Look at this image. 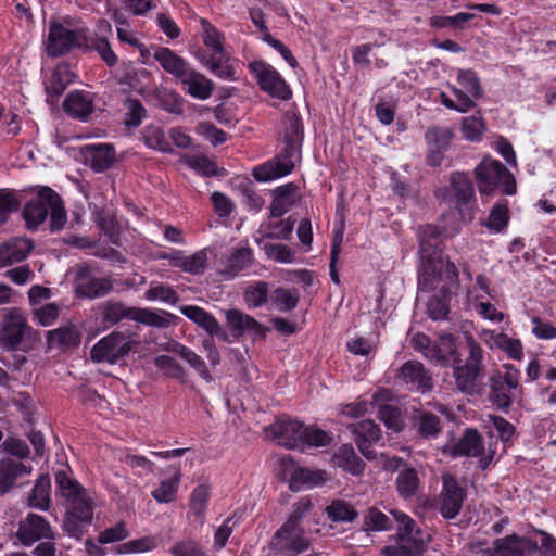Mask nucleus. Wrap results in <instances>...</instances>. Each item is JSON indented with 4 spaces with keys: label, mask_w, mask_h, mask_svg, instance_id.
<instances>
[{
    "label": "nucleus",
    "mask_w": 556,
    "mask_h": 556,
    "mask_svg": "<svg viewBox=\"0 0 556 556\" xmlns=\"http://www.w3.org/2000/svg\"><path fill=\"white\" fill-rule=\"evenodd\" d=\"M286 147L276 157L253 168L255 180L266 182L287 176L294 168V156L303 139V126L293 111H287L283 118Z\"/></svg>",
    "instance_id": "1"
},
{
    "label": "nucleus",
    "mask_w": 556,
    "mask_h": 556,
    "mask_svg": "<svg viewBox=\"0 0 556 556\" xmlns=\"http://www.w3.org/2000/svg\"><path fill=\"white\" fill-rule=\"evenodd\" d=\"M309 509L311 503L307 500H302L293 506L288 519L269 541L268 546L273 552L286 556H296L309 548L311 540L300 525Z\"/></svg>",
    "instance_id": "2"
},
{
    "label": "nucleus",
    "mask_w": 556,
    "mask_h": 556,
    "mask_svg": "<svg viewBox=\"0 0 556 556\" xmlns=\"http://www.w3.org/2000/svg\"><path fill=\"white\" fill-rule=\"evenodd\" d=\"M58 493L65 498L68 510L64 529L71 535H76L79 522H90L93 515L92 503L86 490L78 481L72 479L65 471L55 473Z\"/></svg>",
    "instance_id": "3"
},
{
    "label": "nucleus",
    "mask_w": 556,
    "mask_h": 556,
    "mask_svg": "<svg viewBox=\"0 0 556 556\" xmlns=\"http://www.w3.org/2000/svg\"><path fill=\"white\" fill-rule=\"evenodd\" d=\"M50 215V228L59 231L67 222V214L61 197L51 188L42 187L24 206L23 217L28 229H37Z\"/></svg>",
    "instance_id": "4"
},
{
    "label": "nucleus",
    "mask_w": 556,
    "mask_h": 556,
    "mask_svg": "<svg viewBox=\"0 0 556 556\" xmlns=\"http://www.w3.org/2000/svg\"><path fill=\"white\" fill-rule=\"evenodd\" d=\"M397 522V542L395 545L386 546L381 553L383 556H413L422 554L427 549L429 535L424 534L416 527L415 521L405 513L391 510Z\"/></svg>",
    "instance_id": "5"
},
{
    "label": "nucleus",
    "mask_w": 556,
    "mask_h": 556,
    "mask_svg": "<svg viewBox=\"0 0 556 556\" xmlns=\"http://www.w3.org/2000/svg\"><path fill=\"white\" fill-rule=\"evenodd\" d=\"M475 177L481 194H492L497 189L508 195L516 193L514 175L497 160L484 157L476 167Z\"/></svg>",
    "instance_id": "6"
},
{
    "label": "nucleus",
    "mask_w": 556,
    "mask_h": 556,
    "mask_svg": "<svg viewBox=\"0 0 556 556\" xmlns=\"http://www.w3.org/2000/svg\"><path fill=\"white\" fill-rule=\"evenodd\" d=\"M26 316L18 308H10L3 315L0 325V346L9 351L28 349L26 339L31 336Z\"/></svg>",
    "instance_id": "7"
},
{
    "label": "nucleus",
    "mask_w": 556,
    "mask_h": 556,
    "mask_svg": "<svg viewBox=\"0 0 556 556\" xmlns=\"http://www.w3.org/2000/svg\"><path fill=\"white\" fill-rule=\"evenodd\" d=\"M468 344V356L465 364H457L453 367V376L459 391L472 394L476 390V381L482 370L483 350L469 333L466 334Z\"/></svg>",
    "instance_id": "8"
},
{
    "label": "nucleus",
    "mask_w": 556,
    "mask_h": 556,
    "mask_svg": "<svg viewBox=\"0 0 556 556\" xmlns=\"http://www.w3.org/2000/svg\"><path fill=\"white\" fill-rule=\"evenodd\" d=\"M538 552L536 542L516 534L496 539L492 546L485 547L479 544L475 548L478 556H535Z\"/></svg>",
    "instance_id": "9"
},
{
    "label": "nucleus",
    "mask_w": 556,
    "mask_h": 556,
    "mask_svg": "<svg viewBox=\"0 0 556 556\" xmlns=\"http://www.w3.org/2000/svg\"><path fill=\"white\" fill-rule=\"evenodd\" d=\"M84 45H87L85 30H73L55 22L50 24L49 35L45 42L49 56L63 55L75 48H83Z\"/></svg>",
    "instance_id": "10"
},
{
    "label": "nucleus",
    "mask_w": 556,
    "mask_h": 556,
    "mask_svg": "<svg viewBox=\"0 0 556 556\" xmlns=\"http://www.w3.org/2000/svg\"><path fill=\"white\" fill-rule=\"evenodd\" d=\"M410 342L415 351L433 364L447 365L450 357L456 353L454 337L448 333L440 334L439 341L433 342L426 334L418 332Z\"/></svg>",
    "instance_id": "11"
},
{
    "label": "nucleus",
    "mask_w": 556,
    "mask_h": 556,
    "mask_svg": "<svg viewBox=\"0 0 556 556\" xmlns=\"http://www.w3.org/2000/svg\"><path fill=\"white\" fill-rule=\"evenodd\" d=\"M132 345L128 336L113 331L92 346L90 358L94 363L115 364L130 352Z\"/></svg>",
    "instance_id": "12"
},
{
    "label": "nucleus",
    "mask_w": 556,
    "mask_h": 556,
    "mask_svg": "<svg viewBox=\"0 0 556 556\" xmlns=\"http://www.w3.org/2000/svg\"><path fill=\"white\" fill-rule=\"evenodd\" d=\"M466 496V489L455 476L448 472L442 475V490L439 495L438 508L443 518L454 519L457 517Z\"/></svg>",
    "instance_id": "13"
},
{
    "label": "nucleus",
    "mask_w": 556,
    "mask_h": 556,
    "mask_svg": "<svg viewBox=\"0 0 556 556\" xmlns=\"http://www.w3.org/2000/svg\"><path fill=\"white\" fill-rule=\"evenodd\" d=\"M249 68L264 92L282 101L292 97L289 86L271 65L262 61H254L249 64Z\"/></svg>",
    "instance_id": "14"
},
{
    "label": "nucleus",
    "mask_w": 556,
    "mask_h": 556,
    "mask_svg": "<svg viewBox=\"0 0 556 556\" xmlns=\"http://www.w3.org/2000/svg\"><path fill=\"white\" fill-rule=\"evenodd\" d=\"M453 456H468L479 458L481 469H486L492 463L495 448L492 444L484 447L483 439L475 429H467L463 437L451 447Z\"/></svg>",
    "instance_id": "15"
},
{
    "label": "nucleus",
    "mask_w": 556,
    "mask_h": 556,
    "mask_svg": "<svg viewBox=\"0 0 556 556\" xmlns=\"http://www.w3.org/2000/svg\"><path fill=\"white\" fill-rule=\"evenodd\" d=\"M450 186L455 198V205L464 222H470L473 218L476 206V195L473 184L464 172H454L450 176Z\"/></svg>",
    "instance_id": "16"
},
{
    "label": "nucleus",
    "mask_w": 556,
    "mask_h": 556,
    "mask_svg": "<svg viewBox=\"0 0 556 556\" xmlns=\"http://www.w3.org/2000/svg\"><path fill=\"white\" fill-rule=\"evenodd\" d=\"M264 432L267 438L275 440L286 448L302 450V435L305 433V426L302 422L280 417L274 424L266 427Z\"/></svg>",
    "instance_id": "17"
},
{
    "label": "nucleus",
    "mask_w": 556,
    "mask_h": 556,
    "mask_svg": "<svg viewBox=\"0 0 556 556\" xmlns=\"http://www.w3.org/2000/svg\"><path fill=\"white\" fill-rule=\"evenodd\" d=\"M399 383L408 390L426 393L433 387L432 375L418 361H407L402 364L395 374Z\"/></svg>",
    "instance_id": "18"
},
{
    "label": "nucleus",
    "mask_w": 556,
    "mask_h": 556,
    "mask_svg": "<svg viewBox=\"0 0 556 556\" xmlns=\"http://www.w3.org/2000/svg\"><path fill=\"white\" fill-rule=\"evenodd\" d=\"M443 278L451 283L457 282L458 270L455 264L450 261L432 264V262L428 260L424 262L422 270L418 277V285L421 290L429 291L437 288L439 280Z\"/></svg>",
    "instance_id": "19"
},
{
    "label": "nucleus",
    "mask_w": 556,
    "mask_h": 556,
    "mask_svg": "<svg viewBox=\"0 0 556 556\" xmlns=\"http://www.w3.org/2000/svg\"><path fill=\"white\" fill-rule=\"evenodd\" d=\"M16 535L27 546L39 540L54 538L50 523L37 514H28L25 519L20 521Z\"/></svg>",
    "instance_id": "20"
},
{
    "label": "nucleus",
    "mask_w": 556,
    "mask_h": 556,
    "mask_svg": "<svg viewBox=\"0 0 556 556\" xmlns=\"http://www.w3.org/2000/svg\"><path fill=\"white\" fill-rule=\"evenodd\" d=\"M227 326L238 336H250L254 339H264L267 328L252 316L239 311L228 309L225 312Z\"/></svg>",
    "instance_id": "21"
},
{
    "label": "nucleus",
    "mask_w": 556,
    "mask_h": 556,
    "mask_svg": "<svg viewBox=\"0 0 556 556\" xmlns=\"http://www.w3.org/2000/svg\"><path fill=\"white\" fill-rule=\"evenodd\" d=\"M355 443L361 453L368 459L375 458V452L371 445L381 438V430L377 424L370 419L361 420L351 425Z\"/></svg>",
    "instance_id": "22"
},
{
    "label": "nucleus",
    "mask_w": 556,
    "mask_h": 556,
    "mask_svg": "<svg viewBox=\"0 0 556 556\" xmlns=\"http://www.w3.org/2000/svg\"><path fill=\"white\" fill-rule=\"evenodd\" d=\"M179 83L182 85L184 91L198 100H207L214 92V83L204 74L192 70L180 78Z\"/></svg>",
    "instance_id": "23"
},
{
    "label": "nucleus",
    "mask_w": 556,
    "mask_h": 556,
    "mask_svg": "<svg viewBox=\"0 0 556 556\" xmlns=\"http://www.w3.org/2000/svg\"><path fill=\"white\" fill-rule=\"evenodd\" d=\"M85 162L98 173L108 169L115 160L113 146L108 143L86 144L81 148Z\"/></svg>",
    "instance_id": "24"
},
{
    "label": "nucleus",
    "mask_w": 556,
    "mask_h": 556,
    "mask_svg": "<svg viewBox=\"0 0 556 556\" xmlns=\"http://www.w3.org/2000/svg\"><path fill=\"white\" fill-rule=\"evenodd\" d=\"M34 244L29 239L17 237L0 244V267H7L27 257Z\"/></svg>",
    "instance_id": "25"
},
{
    "label": "nucleus",
    "mask_w": 556,
    "mask_h": 556,
    "mask_svg": "<svg viewBox=\"0 0 556 556\" xmlns=\"http://www.w3.org/2000/svg\"><path fill=\"white\" fill-rule=\"evenodd\" d=\"M48 349H59L62 351L78 346L80 343V332L74 325H66L53 330H49L46 336Z\"/></svg>",
    "instance_id": "26"
},
{
    "label": "nucleus",
    "mask_w": 556,
    "mask_h": 556,
    "mask_svg": "<svg viewBox=\"0 0 556 556\" xmlns=\"http://www.w3.org/2000/svg\"><path fill=\"white\" fill-rule=\"evenodd\" d=\"M30 472V466L10 458L2 459L0 462V493H7L20 477Z\"/></svg>",
    "instance_id": "27"
},
{
    "label": "nucleus",
    "mask_w": 556,
    "mask_h": 556,
    "mask_svg": "<svg viewBox=\"0 0 556 556\" xmlns=\"http://www.w3.org/2000/svg\"><path fill=\"white\" fill-rule=\"evenodd\" d=\"M113 289L110 278L105 277H79L76 285V293L79 296L96 299L106 295Z\"/></svg>",
    "instance_id": "28"
},
{
    "label": "nucleus",
    "mask_w": 556,
    "mask_h": 556,
    "mask_svg": "<svg viewBox=\"0 0 556 556\" xmlns=\"http://www.w3.org/2000/svg\"><path fill=\"white\" fill-rule=\"evenodd\" d=\"M298 189L295 184L289 182L273 191L274 199L269 207L271 217H280L289 211L294 204Z\"/></svg>",
    "instance_id": "29"
},
{
    "label": "nucleus",
    "mask_w": 556,
    "mask_h": 556,
    "mask_svg": "<svg viewBox=\"0 0 556 556\" xmlns=\"http://www.w3.org/2000/svg\"><path fill=\"white\" fill-rule=\"evenodd\" d=\"M154 59L160 63L165 72L175 76L178 81L190 68L182 58L174 53L168 48H159L154 52Z\"/></svg>",
    "instance_id": "30"
},
{
    "label": "nucleus",
    "mask_w": 556,
    "mask_h": 556,
    "mask_svg": "<svg viewBox=\"0 0 556 556\" xmlns=\"http://www.w3.org/2000/svg\"><path fill=\"white\" fill-rule=\"evenodd\" d=\"M64 111L78 119H86L93 111L92 100L83 91H72L63 102Z\"/></svg>",
    "instance_id": "31"
},
{
    "label": "nucleus",
    "mask_w": 556,
    "mask_h": 556,
    "mask_svg": "<svg viewBox=\"0 0 556 556\" xmlns=\"http://www.w3.org/2000/svg\"><path fill=\"white\" fill-rule=\"evenodd\" d=\"M332 460L334 466L340 467L354 476L362 475L365 468V463L356 455L354 448L348 444L339 447L334 453Z\"/></svg>",
    "instance_id": "32"
},
{
    "label": "nucleus",
    "mask_w": 556,
    "mask_h": 556,
    "mask_svg": "<svg viewBox=\"0 0 556 556\" xmlns=\"http://www.w3.org/2000/svg\"><path fill=\"white\" fill-rule=\"evenodd\" d=\"M167 351L177 354L184 361H186L200 375L202 379L208 382L212 381L213 378L207 369L205 362L194 351L179 342H172L167 348Z\"/></svg>",
    "instance_id": "33"
},
{
    "label": "nucleus",
    "mask_w": 556,
    "mask_h": 556,
    "mask_svg": "<svg viewBox=\"0 0 556 556\" xmlns=\"http://www.w3.org/2000/svg\"><path fill=\"white\" fill-rule=\"evenodd\" d=\"M252 261L253 252L251 248L248 245L236 248L231 251L227 261V267L222 273L223 275L232 278L238 273L250 267Z\"/></svg>",
    "instance_id": "34"
},
{
    "label": "nucleus",
    "mask_w": 556,
    "mask_h": 556,
    "mask_svg": "<svg viewBox=\"0 0 556 556\" xmlns=\"http://www.w3.org/2000/svg\"><path fill=\"white\" fill-rule=\"evenodd\" d=\"M136 307L126 306L122 302H105L101 307V317L103 323L114 326L123 319L135 320Z\"/></svg>",
    "instance_id": "35"
},
{
    "label": "nucleus",
    "mask_w": 556,
    "mask_h": 556,
    "mask_svg": "<svg viewBox=\"0 0 556 556\" xmlns=\"http://www.w3.org/2000/svg\"><path fill=\"white\" fill-rule=\"evenodd\" d=\"M51 481L48 475H41L28 496V506L40 510H48L51 504L50 498Z\"/></svg>",
    "instance_id": "36"
},
{
    "label": "nucleus",
    "mask_w": 556,
    "mask_h": 556,
    "mask_svg": "<svg viewBox=\"0 0 556 556\" xmlns=\"http://www.w3.org/2000/svg\"><path fill=\"white\" fill-rule=\"evenodd\" d=\"M180 313L189 320L194 323L198 327L202 328L208 336L213 332L218 324V320L204 308L197 305H181Z\"/></svg>",
    "instance_id": "37"
},
{
    "label": "nucleus",
    "mask_w": 556,
    "mask_h": 556,
    "mask_svg": "<svg viewBox=\"0 0 556 556\" xmlns=\"http://www.w3.org/2000/svg\"><path fill=\"white\" fill-rule=\"evenodd\" d=\"M395 483L399 495L404 498H410L420 486L419 475L415 468L406 467L399 472Z\"/></svg>",
    "instance_id": "38"
},
{
    "label": "nucleus",
    "mask_w": 556,
    "mask_h": 556,
    "mask_svg": "<svg viewBox=\"0 0 556 556\" xmlns=\"http://www.w3.org/2000/svg\"><path fill=\"white\" fill-rule=\"evenodd\" d=\"M418 434L424 439L437 438L442 431L440 418L430 412H420L414 418Z\"/></svg>",
    "instance_id": "39"
},
{
    "label": "nucleus",
    "mask_w": 556,
    "mask_h": 556,
    "mask_svg": "<svg viewBox=\"0 0 556 556\" xmlns=\"http://www.w3.org/2000/svg\"><path fill=\"white\" fill-rule=\"evenodd\" d=\"M202 64L207 67L212 74L222 79L236 80L235 77V68L229 63L226 53L224 52V56L218 54H212L210 58H203L201 60Z\"/></svg>",
    "instance_id": "40"
},
{
    "label": "nucleus",
    "mask_w": 556,
    "mask_h": 556,
    "mask_svg": "<svg viewBox=\"0 0 556 556\" xmlns=\"http://www.w3.org/2000/svg\"><path fill=\"white\" fill-rule=\"evenodd\" d=\"M175 316L165 311L136 307L135 321L155 328H167Z\"/></svg>",
    "instance_id": "41"
},
{
    "label": "nucleus",
    "mask_w": 556,
    "mask_h": 556,
    "mask_svg": "<svg viewBox=\"0 0 556 556\" xmlns=\"http://www.w3.org/2000/svg\"><path fill=\"white\" fill-rule=\"evenodd\" d=\"M327 480V475L323 470H313L309 468H298L292 473L291 486L299 489L300 485L314 488L323 484Z\"/></svg>",
    "instance_id": "42"
},
{
    "label": "nucleus",
    "mask_w": 556,
    "mask_h": 556,
    "mask_svg": "<svg viewBox=\"0 0 556 556\" xmlns=\"http://www.w3.org/2000/svg\"><path fill=\"white\" fill-rule=\"evenodd\" d=\"M84 47L87 50L97 52L99 58L109 67H113L118 63V56L113 51L109 38L87 37V45H84Z\"/></svg>",
    "instance_id": "43"
},
{
    "label": "nucleus",
    "mask_w": 556,
    "mask_h": 556,
    "mask_svg": "<svg viewBox=\"0 0 556 556\" xmlns=\"http://www.w3.org/2000/svg\"><path fill=\"white\" fill-rule=\"evenodd\" d=\"M491 339L496 348L502 350L511 359L521 361L523 357V346L519 339L510 338L504 332H491Z\"/></svg>",
    "instance_id": "44"
},
{
    "label": "nucleus",
    "mask_w": 556,
    "mask_h": 556,
    "mask_svg": "<svg viewBox=\"0 0 556 556\" xmlns=\"http://www.w3.org/2000/svg\"><path fill=\"white\" fill-rule=\"evenodd\" d=\"M180 470L176 468L172 478L162 481L160 485L152 491V497L159 503H169L174 501L180 483Z\"/></svg>",
    "instance_id": "45"
},
{
    "label": "nucleus",
    "mask_w": 556,
    "mask_h": 556,
    "mask_svg": "<svg viewBox=\"0 0 556 556\" xmlns=\"http://www.w3.org/2000/svg\"><path fill=\"white\" fill-rule=\"evenodd\" d=\"M72 76L73 74L67 66H58L46 85L47 93L54 98L60 97L72 83Z\"/></svg>",
    "instance_id": "46"
},
{
    "label": "nucleus",
    "mask_w": 556,
    "mask_h": 556,
    "mask_svg": "<svg viewBox=\"0 0 556 556\" xmlns=\"http://www.w3.org/2000/svg\"><path fill=\"white\" fill-rule=\"evenodd\" d=\"M509 210L506 202L496 203L483 225L491 231L501 232L508 226Z\"/></svg>",
    "instance_id": "47"
},
{
    "label": "nucleus",
    "mask_w": 556,
    "mask_h": 556,
    "mask_svg": "<svg viewBox=\"0 0 556 556\" xmlns=\"http://www.w3.org/2000/svg\"><path fill=\"white\" fill-rule=\"evenodd\" d=\"M203 43L213 51V54L224 56L223 35L207 20H201Z\"/></svg>",
    "instance_id": "48"
},
{
    "label": "nucleus",
    "mask_w": 556,
    "mask_h": 556,
    "mask_svg": "<svg viewBox=\"0 0 556 556\" xmlns=\"http://www.w3.org/2000/svg\"><path fill=\"white\" fill-rule=\"evenodd\" d=\"M453 131L447 127L431 126L425 134L428 148L446 150L452 141Z\"/></svg>",
    "instance_id": "49"
},
{
    "label": "nucleus",
    "mask_w": 556,
    "mask_h": 556,
    "mask_svg": "<svg viewBox=\"0 0 556 556\" xmlns=\"http://www.w3.org/2000/svg\"><path fill=\"white\" fill-rule=\"evenodd\" d=\"M242 197V203L250 210L260 212L264 205V199L255 191L253 182L244 178L237 186Z\"/></svg>",
    "instance_id": "50"
},
{
    "label": "nucleus",
    "mask_w": 556,
    "mask_h": 556,
    "mask_svg": "<svg viewBox=\"0 0 556 556\" xmlns=\"http://www.w3.org/2000/svg\"><path fill=\"white\" fill-rule=\"evenodd\" d=\"M490 399L491 402L501 409H508L513 403L511 392L502 382L501 378L492 377L490 379Z\"/></svg>",
    "instance_id": "51"
},
{
    "label": "nucleus",
    "mask_w": 556,
    "mask_h": 556,
    "mask_svg": "<svg viewBox=\"0 0 556 556\" xmlns=\"http://www.w3.org/2000/svg\"><path fill=\"white\" fill-rule=\"evenodd\" d=\"M144 298L148 301H162L168 304H176L179 300V295L173 287L154 282L144 292Z\"/></svg>",
    "instance_id": "52"
},
{
    "label": "nucleus",
    "mask_w": 556,
    "mask_h": 556,
    "mask_svg": "<svg viewBox=\"0 0 556 556\" xmlns=\"http://www.w3.org/2000/svg\"><path fill=\"white\" fill-rule=\"evenodd\" d=\"M172 556H207L205 548L195 540L176 541L168 549Z\"/></svg>",
    "instance_id": "53"
},
{
    "label": "nucleus",
    "mask_w": 556,
    "mask_h": 556,
    "mask_svg": "<svg viewBox=\"0 0 556 556\" xmlns=\"http://www.w3.org/2000/svg\"><path fill=\"white\" fill-rule=\"evenodd\" d=\"M157 546L156 539L151 535L130 540L119 545L118 554H138L153 551Z\"/></svg>",
    "instance_id": "54"
},
{
    "label": "nucleus",
    "mask_w": 556,
    "mask_h": 556,
    "mask_svg": "<svg viewBox=\"0 0 556 556\" xmlns=\"http://www.w3.org/2000/svg\"><path fill=\"white\" fill-rule=\"evenodd\" d=\"M268 298V285L264 281H257L247 288L244 300L249 307H260L266 303Z\"/></svg>",
    "instance_id": "55"
},
{
    "label": "nucleus",
    "mask_w": 556,
    "mask_h": 556,
    "mask_svg": "<svg viewBox=\"0 0 556 556\" xmlns=\"http://www.w3.org/2000/svg\"><path fill=\"white\" fill-rule=\"evenodd\" d=\"M379 419L386 425L387 428L393 430L394 432H400L403 429V420L401 417V412L397 407L393 405H381L379 407Z\"/></svg>",
    "instance_id": "56"
},
{
    "label": "nucleus",
    "mask_w": 556,
    "mask_h": 556,
    "mask_svg": "<svg viewBox=\"0 0 556 556\" xmlns=\"http://www.w3.org/2000/svg\"><path fill=\"white\" fill-rule=\"evenodd\" d=\"M207 264L206 250H200L192 255H185L181 270L192 274L202 275Z\"/></svg>",
    "instance_id": "57"
},
{
    "label": "nucleus",
    "mask_w": 556,
    "mask_h": 556,
    "mask_svg": "<svg viewBox=\"0 0 556 556\" xmlns=\"http://www.w3.org/2000/svg\"><path fill=\"white\" fill-rule=\"evenodd\" d=\"M326 510L333 521H352L357 515L350 504L340 500L333 501Z\"/></svg>",
    "instance_id": "58"
},
{
    "label": "nucleus",
    "mask_w": 556,
    "mask_h": 556,
    "mask_svg": "<svg viewBox=\"0 0 556 556\" xmlns=\"http://www.w3.org/2000/svg\"><path fill=\"white\" fill-rule=\"evenodd\" d=\"M154 365L163 370V372L174 379H184V367L173 357L168 355H160L154 358Z\"/></svg>",
    "instance_id": "59"
},
{
    "label": "nucleus",
    "mask_w": 556,
    "mask_h": 556,
    "mask_svg": "<svg viewBox=\"0 0 556 556\" xmlns=\"http://www.w3.org/2000/svg\"><path fill=\"white\" fill-rule=\"evenodd\" d=\"M450 306L446 294L434 295L427 303V314L433 320H443L447 317Z\"/></svg>",
    "instance_id": "60"
},
{
    "label": "nucleus",
    "mask_w": 556,
    "mask_h": 556,
    "mask_svg": "<svg viewBox=\"0 0 556 556\" xmlns=\"http://www.w3.org/2000/svg\"><path fill=\"white\" fill-rule=\"evenodd\" d=\"M273 302L280 311L288 312L298 305L299 295L295 290L278 288L274 291Z\"/></svg>",
    "instance_id": "61"
},
{
    "label": "nucleus",
    "mask_w": 556,
    "mask_h": 556,
    "mask_svg": "<svg viewBox=\"0 0 556 556\" xmlns=\"http://www.w3.org/2000/svg\"><path fill=\"white\" fill-rule=\"evenodd\" d=\"M266 255L278 262L290 264L294 262L295 253L288 245L280 243H268L264 245Z\"/></svg>",
    "instance_id": "62"
},
{
    "label": "nucleus",
    "mask_w": 556,
    "mask_h": 556,
    "mask_svg": "<svg viewBox=\"0 0 556 556\" xmlns=\"http://www.w3.org/2000/svg\"><path fill=\"white\" fill-rule=\"evenodd\" d=\"M129 536V531L124 521L115 523L113 527L108 528L100 532L98 542L101 544H110L121 542Z\"/></svg>",
    "instance_id": "63"
},
{
    "label": "nucleus",
    "mask_w": 556,
    "mask_h": 556,
    "mask_svg": "<svg viewBox=\"0 0 556 556\" xmlns=\"http://www.w3.org/2000/svg\"><path fill=\"white\" fill-rule=\"evenodd\" d=\"M458 83L476 99L482 97L477 74L471 70H460L457 75Z\"/></svg>",
    "instance_id": "64"
}]
</instances>
